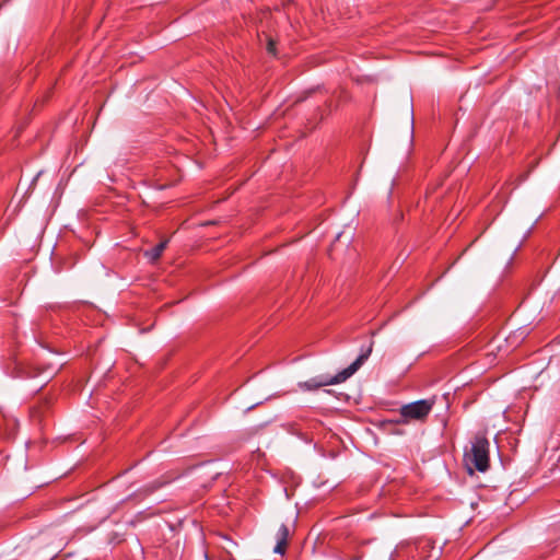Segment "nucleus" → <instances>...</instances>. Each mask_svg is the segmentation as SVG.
<instances>
[{"mask_svg": "<svg viewBox=\"0 0 560 560\" xmlns=\"http://www.w3.org/2000/svg\"><path fill=\"white\" fill-rule=\"evenodd\" d=\"M402 420V415L399 413V417L397 419H388V420H384L381 422V429L383 430H388V427H398L400 424H407L408 421H401Z\"/></svg>", "mask_w": 560, "mask_h": 560, "instance_id": "nucleus-9", "label": "nucleus"}, {"mask_svg": "<svg viewBox=\"0 0 560 560\" xmlns=\"http://www.w3.org/2000/svg\"><path fill=\"white\" fill-rule=\"evenodd\" d=\"M224 540H225L228 544H231V542H232L229 538H224Z\"/></svg>", "mask_w": 560, "mask_h": 560, "instance_id": "nucleus-17", "label": "nucleus"}, {"mask_svg": "<svg viewBox=\"0 0 560 560\" xmlns=\"http://www.w3.org/2000/svg\"><path fill=\"white\" fill-rule=\"evenodd\" d=\"M489 447V440L483 434H476L470 451L464 455L466 463L472 465L478 471L485 472L490 466Z\"/></svg>", "mask_w": 560, "mask_h": 560, "instance_id": "nucleus-2", "label": "nucleus"}, {"mask_svg": "<svg viewBox=\"0 0 560 560\" xmlns=\"http://www.w3.org/2000/svg\"><path fill=\"white\" fill-rule=\"evenodd\" d=\"M54 404V396H45L37 404L31 408V417L33 420L40 422L43 418L49 412Z\"/></svg>", "mask_w": 560, "mask_h": 560, "instance_id": "nucleus-5", "label": "nucleus"}, {"mask_svg": "<svg viewBox=\"0 0 560 560\" xmlns=\"http://www.w3.org/2000/svg\"><path fill=\"white\" fill-rule=\"evenodd\" d=\"M54 376V373H49L48 376L45 378L44 383L42 384L40 388L45 386Z\"/></svg>", "mask_w": 560, "mask_h": 560, "instance_id": "nucleus-15", "label": "nucleus"}, {"mask_svg": "<svg viewBox=\"0 0 560 560\" xmlns=\"http://www.w3.org/2000/svg\"><path fill=\"white\" fill-rule=\"evenodd\" d=\"M48 372V368H39L36 365H25L19 369V376L24 378H34Z\"/></svg>", "mask_w": 560, "mask_h": 560, "instance_id": "nucleus-7", "label": "nucleus"}, {"mask_svg": "<svg viewBox=\"0 0 560 560\" xmlns=\"http://www.w3.org/2000/svg\"><path fill=\"white\" fill-rule=\"evenodd\" d=\"M372 349H373V342L370 343L368 349L365 351H363L357 358V360L354 362H352L348 368L343 369L336 375H334V376H328V375L316 376V377L311 378L304 383H300L299 384L300 387L303 389H307V390H314V389H317L323 386L335 385V384H340V383L345 382L351 375H353L361 368V365L369 359V357L372 353Z\"/></svg>", "mask_w": 560, "mask_h": 560, "instance_id": "nucleus-1", "label": "nucleus"}, {"mask_svg": "<svg viewBox=\"0 0 560 560\" xmlns=\"http://www.w3.org/2000/svg\"><path fill=\"white\" fill-rule=\"evenodd\" d=\"M433 406V399H421L404 405L399 409V413L402 415L401 421H408V423L410 421L423 422L432 411Z\"/></svg>", "mask_w": 560, "mask_h": 560, "instance_id": "nucleus-3", "label": "nucleus"}, {"mask_svg": "<svg viewBox=\"0 0 560 560\" xmlns=\"http://www.w3.org/2000/svg\"><path fill=\"white\" fill-rule=\"evenodd\" d=\"M276 45H277V42L272 37L267 36V47H266V49L272 56L277 55Z\"/></svg>", "mask_w": 560, "mask_h": 560, "instance_id": "nucleus-11", "label": "nucleus"}, {"mask_svg": "<svg viewBox=\"0 0 560 560\" xmlns=\"http://www.w3.org/2000/svg\"><path fill=\"white\" fill-rule=\"evenodd\" d=\"M385 431L388 433H392V434H402L404 433V431L398 429V427H395V428L388 427V430H385Z\"/></svg>", "mask_w": 560, "mask_h": 560, "instance_id": "nucleus-14", "label": "nucleus"}, {"mask_svg": "<svg viewBox=\"0 0 560 560\" xmlns=\"http://www.w3.org/2000/svg\"><path fill=\"white\" fill-rule=\"evenodd\" d=\"M291 536V530L288 525L282 524L276 535L277 544L273 551L280 556H284L288 547V541Z\"/></svg>", "mask_w": 560, "mask_h": 560, "instance_id": "nucleus-6", "label": "nucleus"}, {"mask_svg": "<svg viewBox=\"0 0 560 560\" xmlns=\"http://www.w3.org/2000/svg\"><path fill=\"white\" fill-rule=\"evenodd\" d=\"M168 244V240H162L159 244H156L151 249H148L144 252V256L152 262L159 260L165 250L166 246Z\"/></svg>", "mask_w": 560, "mask_h": 560, "instance_id": "nucleus-8", "label": "nucleus"}, {"mask_svg": "<svg viewBox=\"0 0 560 560\" xmlns=\"http://www.w3.org/2000/svg\"><path fill=\"white\" fill-rule=\"evenodd\" d=\"M73 265H74V261H70V262H68V261H63L62 264H58V265L56 266V270H57L58 272H60V271H61V270H63V269H69V268H71V267H73Z\"/></svg>", "mask_w": 560, "mask_h": 560, "instance_id": "nucleus-12", "label": "nucleus"}, {"mask_svg": "<svg viewBox=\"0 0 560 560\" xmlns=\"http://www.w3.org/2000/svg\"><path fill=\"white\" fill-rule=\"evenodd\" d=\"M168 482H170V480H160L159 479V480H156V483L150 488L149 492H152L155 489L158 490V489L162 488L163 486L167 485Z\"/></svg>", "mask_w": 560, "mask_h": 560, "instance_id": "nucleus-13", "label": "nucleus"}, {"mask_svg": "<svg viewBox=\"0 0 560 560\" xmlns=\"http://www.w3.org/2000/svg\"><path fill=\"white\" fill-rule=\"evenodd\" d=\"M417 555H411L412 558L418 557L419 560H429L433 558L439 560L441 557V548H435L434 542L431 539H420L415 544Z\"/></svg>", "mask_w": 560, "mask_h": 560, "instance_id": "nucleus-4", "label": "nucleus"}, {"mask_svg": "<svg viewBox=\"0 0 560 560\" xmlns=\"http://www.w3.org/2000/svg\"><path fill=\"white\" fill-rule=\"evenodd\" d=\"M223 548H224V549H226V552H228L230 556H232L231 550H230V549H228V547H226V546H223Z\"/></svg>", "mask_w": 560, "mask_h": 560, "instance_id": "nucleus-16", "label": "nucleus"}, {"mask_svg": "<svg viewBox=\"0 0 560 560\" xmlns=\"http://www.w3.org/2000/svg\"><path fill=\"white\" fill-rule=\"evenodd\" d=\"M336 98H337L336 106H339L340 104L348 103L351 98V95L347 90L340 89L338 92H336Z\"/></svg>", "mask_w": 560, "mask_h": 560, "instance_id": "nucleus-10", "label": "nucleus"}]
</instances>
